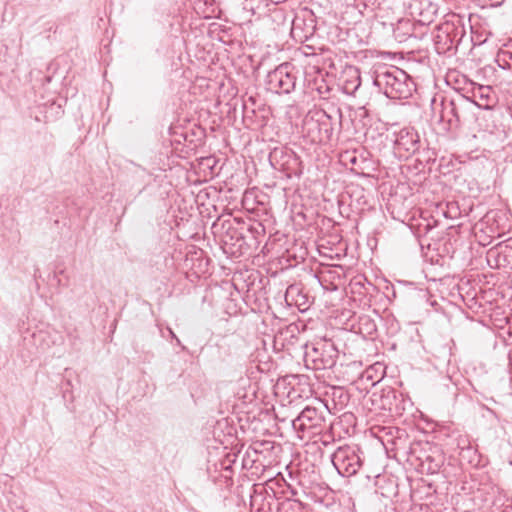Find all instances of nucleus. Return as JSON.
Wrapping results in <instances>:
<instances>
[{
    "mask_svg": "<svg viewBox=\"0 0 512 512\" xmlns=\"http://www.w3.org/2000/svg\"><path fill=\"white\" fill-rule=\"evenodd\" d=\"M470 102V97L458 94L454 98L444 97L441 100L439 121L446 122L449 128H457L461 122V112Z\"/></svg>",
    "mask_w": 512,
    "mask_h": 512,
    "instance_id": "6",
    "label": "nucleus"
},
{
    "mask_svg": "<svg viewBox=\"0 0 512 512\" xmlns=\"http://www.w3.org/2000/svg\"><path fill=\"white\" fill-rule=\"evenodd\" d=\"M472 98L470 102L482 109H491L494 105V99L492 97V91L490 86L479 85L472 92Z\"/></svg>",
    "mask_w": 512,
    "mask_h": 512,
    "instance_id": "12",
    "label": "nucleus"
},
{
    "mask_svg": "<svg viewBox=\"0 0 512 512\" xmlns=\"http://www.w3.org/2000/svg\"><path fill=\"white\" fill-rule=\"evenodd\" d=\"M470 444L469 440L465 436H461L457 439V447L462 451V447H467Z\"/></svg>",
    "mask_w": 512,
    "mask_h": 512,
    "instance_id": "18",
    "label": "nucleus"
},
{
    "mask_svg": "<svg viewBox=\"0 0 512 512\" xmlns=\"http://www.w3.org/2000/svg\"><path fill=\"white\" fill-rule=\"evenodd\" d=\"M331 462L342 477H351L363 466V452L357 446L344 445L338 447L331 455Z\"/></svg>",
    "mask_w": 512,
    "mask_h": 512,
    "instance_id": "3",
    "label": "nucleus"
},
{
    "mask_svg": "<svg viewBox=\"0 0 512 512\" xmlns=\"http://www.w3.org/2000/svg\"><path fill=\"white\" fill-rule=\"evenodd\" d=\"M504 0H489L492 6H499L503 3Z\"/></svg>",
    "mask_w": 512,
    "mask_h": 512,
    "instance_id": "20",
    "label": "nucleus"
},
{
    "mask_svg": "<svg viewBox=\"0 0 512 512\" xmlns=\"http://www.w3.org/2000/svg\"><path fill=\"white\" fill-rule=\"evenodd\" d=\"M350 162H351V163H355V162H356V158H355V157H352V158L350 159Z\"/></svg>",
    "mask_w": 512,
    "mask_h": 512,
    "instance_id": "24",
    "label": "nucleus"
},
{
    "mask_svg": "<svg viewBox=\"0 0 512 512\" xmlns=\"http://www.w3.org/2000/svg\"><path fill=\"white\" fill-rule=\"evenodd\" d=\"M337 114H338L339 118L341 119L342 113H341V111L339 109L337 110Z\"/></svg>",
    "mask_w": 512,
    "mask_h": 512,
    "instance_id": "23",
    "label": "nucleus"
},
{
    "mask_svg": "<svg viewBox=\"0 0 512 512\" xmlns=\"http://www.w3.org/2000/svg\"><path fill=\"white\" fill-rule=\"evenodd\" d=\"M292 64L285 62L270 71L266 77L267 89L276 94H289L295 89L296 76Z\"/></svg>",
    "mask_w": 512,
    "mask_h": 512,
    "instance_id": "4",
    "label": "nucleus"
},
{
    "mask_svg": "<svg viewBox=\"0 0 512 512\" xmlns=\"http://www.w3.org/2000/svg\"><path fill=\"white\" fill-rule=\"evenodd\" d=\"M458 214L459 213L457 212V209L455 208V206L453 204L448 205V211L444 213V215L449 218H455V217H457Z\"/></svg>",
    "mask_w": 512,
    "mask_h": 512,
    "instance_id": "17",
    "label": "nucleus"
},
{
    "mask_svg": "<svg viewBox=\"0 0 512 512\" xmlns=\"http://www.w3.org/2000/svg\"><path fill=\"white\" fill-rule=\"evenodd\" d=\"M459 456L471 464L478 462L477 451L471 446V444H468L467 447H462V451L459 452Z\"/></svg>",
    "mask_w": 512,
    "mask_h": 512,
    "instance_id": "15",
    "label": "nucleus"
},
{
    "mask_svg": "<svg viewBox=\"0 0 512 512\" xmlns=\"http://www.w3.org/2000/svg\"><path fill=\"white\" fill-rule=\"evenodd\" d=\"M456 37V28L453 24L443 23L437 26L433 40L438 53H445L453 48Z\"/></svg>",
    "mask_w": 512,
    "mask_h": 512,
    "instance_id": "10",
    "label": "nucleus"
},
{
    "mask_svg": "<svg viewBox=\"0 0 512 512\" xmlns=\"http://www.w3.org/2000/svg\"><path fill=\"white\" fill-rule=\"evenodd\" d=\"M374 85L390 99H408L416 90L412 78L405 71L396 67L377 72Z\"/></svg>",
    "mask_w": 512,
    "mask_h": 512,
    "instance_id": "1",
    "label": "nucleus"
},
{
    "mask_svg": "<svg viewBox=\"0 0 512 512\" xmlns=\"http://www.w3.org/2000/svg\"><path fill=\"white\" fill-rule=\"evenodd\" d=\"M316 122L319 126V141H329L333 135L332 116L324 110L315 113Z\"/></svg>",
    "mask_w": 512,
    "mask_h": 512,
    "instance_id": "13",
    "label": "nucleus"
},
{
    "mask_svg": "<svg viewBox=\"0 0 512 512\" xmlns=\"http://www.w3.org/2000/svg\"><path fill=\"white\" fill-rule=\"evenodd\" d=\"M420 146V138L418 133L411 128H403L396 135L394 140V152L400 158H408Z\"/></svg>",
    "mask_w": 512,
    "mask_h": 512,
    "instance_id": "7",
    "label": "nucleus"
},
{
    "mask_svg": "<svg viewBox=\"0 0 512 512\" xmlns=\"http://www.w3.org/2000/svg\"><path fill=\"white\" fill-rule=\"evenodd\" d=\"M298 334V326L295 323L289 324L285 328L279 330V332L274 336V348L279 350H290V346H293L296 343Z\"/></svg>",
    "mask_w": 512,
    "mask_h": 512,
    "instance_id": "11",
    "label": "nucleus"
},
{
    "mask_svg": "<svg viewBox=\"0 0 512 512\" xmlns=\"http://www.w3.org/2000/svg\"><path fill=\"white\" fill-rule=\"evenodd\" d=\"M175 340H176L177 345L181 346V348L184 350V349H185V346H183V345L181 344V341L179 340V338L177 337Z\"/></svg>",
    "mask_w": 512,
    "mask_h": 512,
    "instance_id": "21",
    "label": "nucleus"
},
{
    "mask_svg": "<svg viewBox=\"0 0 512 512\" xmlns=\"http://www.w3.org/2000/svg\"><path fill=\"white\" fill-rule=\"evenodd\" d=\"M319 406H306L296 419L292 421V426L296 431H311V433H319L325 421L323 411L327 406L322 402H318Z\"/></svg>",
    "mask_w": 512,
    "mask_h": 512,
    "instance_id": "5",
    "label": "nucleus"
},
{
    "mask_svg": "<svg viewBox=\"0 0 512 512\" xmlns=\"http://www.w3.org/2000/svg\"><path fill=\"white\" fill-rule=\"evenodd\" d=\"M304 361L313 370L330 369L336 364L338 351L330 341L319 340L304 344Z\"/></svg>",
    "mask_w": 512,
    "mask_h": 512,
    "instance_id": "2",
    "label": "nucleus"
},
{
    "mask_svg": "<svg viewBox=\"0 0 512 512\" xmlns=\"http://www.w3.org/2000/svg\"><path fill=\"white\" fill-rule=\"evenodd\" d=\"M411 15L416 18L421 26L430 25L437 14V6L429 0H413L410 4Z\"/></svg>",
    "mask_w": 512,
    "mask_h": 512,
    "instance_id": "9",
    "label": "nucleus"
},
{
    "mask_svg": "<svg viewBox=\"0 0 512 512\" xmlns=\"http://www.w3.org/2000/svg\"><path fill=\"white\" fill-rule=\"evenodd\" d=\"M169 333H170V335H171V337H172L173 339H176V338H177V336L175 335V333H174L171 329H169Z\"/></svg>",
    "mask_w": 512,
    "mask_h": 512,
    "instance_id": "22",
    "label": "nucleus"
},
{
    "mask_svg": "<svg viewBox=\"0 0 512 512\" xmlns=\"http://www.w3.org/2000/svg\"><path fill=\"white\" fill-rule=\"evenodd\" d=\"M285 0H259V4L254 8L251 7V10L260 9V5L263 4L264 6H268L269 4H280L284 2Z\"/></svg>",
    "mask_w": 512,
    "mask_h": 512,
    "instance_id": "16",
    "label": "nucleus"
},
{
    "mask_svg": "<svg viewBox=\"0 0 512 512\" xmlns=\"http://www.w3.org/2000/svg\"><path fill=\"white\" fill-rule=\"evenodd\" d=\"M391 398H395L394 390H388L386 393L381 395L373 393L371 400L373 403H376L379 400L381 402L378 406L380 409L391 410Z\"/></svg>",
    "mask_w": 512,
    "mask_h": 512,
    "instance_id": "14",
    "label": "nucleus"
},
{
    "mask_svg": "<svg viewBox=\"0 0 512 512\" xmlns=\"http://www.w3.org/2000/svg\"><path fill=\"white\" fill-rule=\"evenodd\" d=\"M486 260L493 269H512V238H509L505 245H498L487 251Z\"/></svg>",
    "mask_w": 512,
    "mask_h": 512,
    "instance_id": "8",
    "label": "nucleus"
},
{
    "mask_svg": "<svg viewBox=\"0 0 512 512\" xmlns=\"http://www.w3.org/2000/svg\"><path fill=\"white\" fill-rule=\"evenodd\" d=\"M366 326H367V330H368L369 334H371L372 331L376 330V325L374 324V322H372L370 320H367Z\"/></svg>",
    "mask_w": 512,
    "mask_h": 512,
    "instance_id": "19",
    "label": "nucleus"
}]
</instances>
